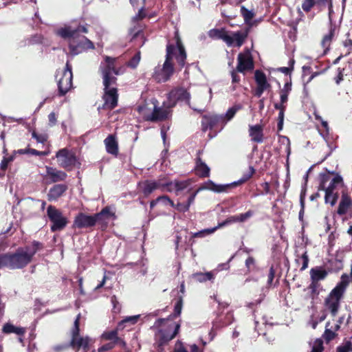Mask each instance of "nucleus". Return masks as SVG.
Returning <instances> with one entry per match:
<instances>
[{"instance_id": "774afa93", "label": "nucleus", "mask_w": 352, "mask_h": 352, "mask_svg": "<svg viewBox=\"0 0 352 352\" xmlns=\"http://www.w3.org/2000/svg\"><path fill=\"white\" fill-rule=\"evenodd\" d=\"M232 82H239L240 81L239 76L236 74L234 71H232L231 73Z\"/></svg>"}, {"instance_id": "f3484780", "label": "nucleus", "mask_w": 352, "mask_h": 352, "mask_svg": "<svg viewBox=\"0 0 352 352\" xmlns=\"http://www.w3.org/2000/svg\"><path fill=\"white\" fill-rule=\"evenodd\" d=\"M170 328H174V331L172 333H170V332L168 331L159 330L158 332L155 334V340L159 346H162L173 339L177 334L180 328V325L179 324H176L174 326H172Z\"/></svg>"}, {"instance_id": "423d86ee", "label": "nucleus", "mask_w": 352, "mask_h": 352, "mask_svg": "<svg viewBox=\"0 0 352 352\" xmlns=\"http://www.w3.org/2000/svg\"><path fill=\"white\" fill-rule=\"evenodd\" d=\"M47 214L52 222L51 230L52 232L62 230L68 223L67 217L63 216L62 212L53 206H48Z\"/></svg>"}, {"instance_id": "2f4dec72", "label": "nucleus", "mask_w": 352, "mask_h": 352, "mask_svg": "<svg viewBox=\"0 0 352 352\" xmlns=\"http://www.w3.org/2000/svg\"><path fill=\"white\" fill-rule=\"evenodd\" d=\"M324 200L325 203L330 204L331 206H334L338 199V193L331 192L330 190H326Z\"/></svg>"}, {"instance_id": "39448f33", "label": "nucleus", "mask_w": 352, "mask_h": 352, "mask_svg": "<svg viewBox=\"0 0 352 352\" xmlns=\"http://www.w3.org/2000/svg\"><path fill=\"white\" fill-rule=\"evenodd\" d=\"M345 277L344 275L342 276V280L338 283L325 299V305L333 316H336L338 311L340 300L348 284L344 280Z\"/></svg>"}, {"instance_id": "473e14b6", "label": "nucleus", "mask_w": 352, "mask_h": 352, "mask_svg": "<svg viewBox=\"0 0 352 352\" xmlns=\"http://www.w3.org/2000/svg\"><path fill=\"white\" fill-rule=\"evenodd\" d=\"M326 318V315L323 314L321 316L312 314L309 321V324L314 329L318 323L322 322Z\"/></svg>"}, {"instance_id": "bf43d9fd", "label": "nucleus", "mask_w": 352, "mask_h": 352, "mask_svg": "<svg viewBox=\"0 0 352 352\" xmlns=\"http://www.w3.org/2000/svg\"><path fill=\"white\" fill-rule=\"evenodd\" d=\"M331 34H329L328 35H326L324 36L322 41V45L325 47L329 45V43L331 40Z\"/></svg>"}, {"instance_id": "20e7f679", "label": "nucleus", "mask_w": 352, "mask_h": 352, "mask_svg": "<svg viewBox=\"0 0 352 352\" xmlns=\"http://www.w3.org/2000/svg\"><path fill=\"white\" fill-rule=\"evenodd\" d=\"M42 248L41 243L34 241L31 245L20 248L14 253L9 254L11 270L22 269L27 266L32 261L34 255Z\"/></svg>"}, {"instance_id": "ddd939ff", "label": "nucleus", "mask_w": 352, "mask_h": 352, "mask_svg": "<svg viewBox=\"0 0 352 352\" xmlns=\"http://www.w3.org/2000/svg\"><path fill=\"white\" fill-rule=\"evenodd\" d=\"M80 314H78L74 321V328L72 331V339L70 345L74 348L83 347L85 349L88 346V338H82L79 336V320Z\"/></svg>"}, {"instance_id": "3c124183", "label": "nucleus", "mask_w": 352, "mask_h": 352, "mask_svg": "<svg viewBox=\"0 0 352 352\" xmlns=\"http://www.w3.org/2000/svg\"><path fill=\"white\" fill-rule=\"evenodd\" d=\"M140 60V52L137 53L133 58L129 62V65L131 67L135 68L139 63Z\"/></svg>"}, {"instance_id": "393cba45", "label": "nucleus", "mask_w": 352, "mask_h": 352, "mask_svg": "<svg viewBox=\"0 0 352 352\" xmlns=\"http://www.w3.org/2000/svg\"><path fill=\"white\" fill-rule=\"evenodd\" d=\"M255 80L257 87L264 91L268 90L271 88V85L267 82L265 74L259 70H256L255 72Z\"/></svg>"}, {"instance_id": "5fc2aeb1", "label": "nucleus", "mask_w": 352, "mask_h": 352, "mask_svg": "<svg viewBox=\"0 0 352 352\" xmlns=\"http://www.w3.org/2000/svg\"><path fill=\"white\" fill-rule=\"evenodd\" d=\"M13 159H14L13 156L3 157V159L1 163V168L2 170H6L8 167V163L12 162L13 160Z\"/></svg>"}, {"instance_id": "bb28decb", "label": "nucleus", "mask_w": 352, "mask_h": 352, "mask_svg": "<svg viewBox=\"0 0 352 352\" xmlns=\"http://www.w3.org/2000/svg\"><path fill=\"white\" fill-rule=\"evenodd\" d=\"M249 132L252 141L258 143L263 142V129L261 125L250 126Z\"/></svg>"}, {"instance_id": "f704fd0d", "label": "nucleus", "mask_w": 352, "mask_h": 352, "mask_svg": "<svg viewBox=\"0 0 352 352\" xmlns=\"http://www.w3.org/2000/svg\"><path fill=\"white\" fill-rule=\"evenodd\" d=\"M335 336H336V332L333 330V327L331 326V322H328L326 324L325 331L323 334V338L327 341H330V340H333L335 338Z\"/></svg>"}, {"instance_id": "13d9d810", "label": "nucleus", "mask_w": 352, "mask_h": 352, "mask_svg": "<svg viewBox=\"0 0 352 352\" xmlns=\"http://www.w3.org/2000/svg\"><path fill=\"white\" fill-rule=\"evenodd\" d=\"M292 90V83L291 82H287L285 84L283 88L280 90V93L288 94Z\"/></svg>"}, {"instance_id": "09e8293b", "label": "nucleus", "mask_w": 352, "mask_h": 352, "mask_svg": "<svg viewBox=\"0 0 352 352\" xmlns=\"http://www.w3.org/2000/svg\"><path fill=\"white\" fill-rule=\"evenodd\" d=\"M301 259L302 260V265L300 268V271H303L307 268L309 261L307 250H305L302 252V256H301Z\"/></svg>"}, {"instance_id": "58836bf2", "label": "nucleus", "mask_w": 352, "mask_h": 352, "mask_svg": "<svg viewBox=\"0 0 352 352\" xmlns=\"http://www.w3.org/2000/svg\"><path fill=\"white\" fill-rule=\"evenodd\" d=\"M141 315H135L131 316H127L124 319H123L118 324L119 328H122V326L125 323H130L131 324H134L137 323Z\"/></svg>"}, {"instance_id": "72a5a7b5", "label": "nucleus", "mask_w": 352, "mask_h": 352, "mask_svg": "<svg viewBox=\"0 0 352 352\" xmlns=\"http://www.w3.org/2000/svg\"><path fill=\"white\" fill-rule=\"evenodd\" d=\"M192 277L199 282H205L206 280H210L213 278V275L211 272L206 273H195L192 274Z\"/></svg>"}, {"instance_id": "c756f323", "label": "nucleus", "mask_w": 352, "mask_h": 352, "mask_svg": "<svg viewBox=\"0 0 352 352\" xmlns=\"http://www.w3.org/2000/svg\"><path fill=\"white\" fill-rule=\"evenodd\" d=\"M3 332L5 333H14L20 336L24 334V333L25 332V329L22 327H14V325L10 323H6L4 324L3 327Z\"/></svg>"}, {"instance_id": "c03bdc74", "label": "nucleus", "mask_w": 352, "mask_h": 352, "mask_svg": "<svg viewBox=\"0 0 352 352\" xmlns=\"http://www.w3.org/2000/svg\"><path fill=\"white\" fill-rule=\"evenodd\" d=\"M239 108L237 107H233L229 109L224 116L222 115L224 117L226 123L227 122V121L230 120L234 116L235 113L239 110Z\"/></svg>"}, {"instance_id": "6e6d98bb", "label": "nucleus", "mask_w": 352, "mask_h": 352, "mask_svg": "<svg viewBox=\"0 0 352 352\" xmlns=\"http://www.w3.org/2000/svg\"><path fill=\"white\" fill-rule=\"evenodd\" d=\"M305 194L304 192H301L300 197V206L301 209L299 212V219H300L302 217L303 212H304V208H305Z\"/></svg>"}, {"instance_id": "49530a36", "label": "nucleus", "mask_w": 352, "mask_h": 352, "mask_svg": "<svg viewBox=\"0 0 352 352\" xmlns=\"http://www.w3.org/2000/svg\"><path fill=\"white\" fill-rule=\"evenodd\" d=\"M323 351V342L321 339H316L312 346L311 352H322Z\"/></svg>"}, {"instance_id": "b1692460", "label": "nucleus", "mask_w": 352, "mask_h": 352, "mask_svg": "<svg viewBox=\"0 0 352 352\" xmlns=\"http://www.w3.org/2000/svg\"><path fill=\"white\" fill-rule=\"evenodd\" d=\"M208 35L212 38L221 39L226 43H230V40L228 37V32L225 29H212L209 31Z\"/></svg>"}, {"instance_id": "e2e57ef3", "label": "nucleus", "mask_w": 352, "mask_h": 352, "mask_svg": "<svg viewBox=\"0 0 352 352\" xmlns=\"http://www.w3.org/2000/svg\"><path fill=\"white\" fill-rule=\"evenodd\" d=\"M49 122L51 126H53L56 124V116L54 113H51L48 116Z\"/></svg>"}, {"instance_id": "680f3d73", "label": "nucleus", "mask_w": 352, "mask_h": 352, "mask_svg": "<svg viewBox=\"0 0 352 352\" xmlns=\"http://www.w3.org/2000/svg\"><path fill=\"white\" fill-rule=\"evenodd\" d=\"M274 275H275L274 270L273 267H271L270 269L269 274H268V279H267L268 285L272 284L273 279L274 278Z\"/></svg>"}, {"instance_id": "a19ab883", "label": "nucleus", "mask_w": 352, "mask_h": 352, "mask_svg": "<svg viewBox=\"0 0 352 352\" xmlns=\"http://www.w3.org/2000/svg\"><path fill=\"white\" fill-rule=\"evenodd\" d=\"M190 184V180H184L179 181L175 180V184H174L176 186V193L177 194L179 192L184 190Z\"/></svg>"}, {"instance_id": "4d7b16f0", "label": "nucleus", "mask_w": 352, "mask_h": 352, "mask_svg": "<svg viewBox=\"0 0 352 352\" xmlns=\"http://www.w3.org/2000/svg\"><path fill=\"white\" fill-rule=\"evenodd\" d=\"M32 138H35L38 142L43 143L46 141V137L44 135H38L35 131L32 133Z\"/></svg>"}, {"instance_id": "4be33fe9", "label": "nucleus", "mask_w": 352, "mask_h": 352, "mask_svg": "<svg viewBox=\"0 0 352 352\" xmlns=\"http://www.w3.org/2000/svg\"><path fill=\"white\" fill-rule=\"evenodd\" d=\"M236 223L235 217L234 216H231V217L227 218L224 221L219 223L217 226H216L214 228H210V229H205V230H203L199 231L198 232H196L194 234V236L195 237H204L206 234H210L214 232V231H216L218 228L224 227V226H226L227 225H229V224H231V223Z\"/></svg>"}, {"instance_id": "4468645a", "label": "nucleus", "mask_w": 352, "mask_h": 352, "mask_svg": "<svg viewBox=\"0 0 352 352\" xmlns=\"http://www.w3.org/2000/svg\"><path fill=\"white\" fill-rule=\"evenodd\" d=\"M250 28H245L236 32H228L230 43H226L228 46L241 47L248 37Z\"/></svg>"}, {"instance_id": "37998d69", "label": "nucleus", "mask_w": 352, "mask_h": 352, "mask_svg": "<svg viewBox=\"0 0 352 352\" xmlns=\"http://www.w3.org/2000/svg\"><path fill=\"white\" fill-rule=\"evenodd\" d=\"M160 200L168 201H169L170 205L171 206H175L174 202L168 196L163 195V196L158 197L156 199L152 200L150 202L151 208V209L153 208L157 205V203L160 202Z\"/></svg>"}, {"instance_id": "603ef678", "label": "nucleus", "mask_w": 352, "mask_h": 352, "mask_svg": "<svg viewBox=\"0 0 352 352\" xmlns=\"http://www.w3.org/2000/svg\"><path fill=\"white\" fill-rule=\"evenodd\" d=\"M174 208H175L179 212H186L189 210V206L188 205L186 204H183V203H177V204H175V206H173Z\"/></svg>"}, {"instance_id": "a878e982", "label": "nucleus", "mask_w": 352, "mask_h": 352, "mask_svg": "<svg viewBox=\"0 0 352 352\" xmlns=\"http://www.w3.org/2000/svg\"><path fill=\"white\" fill-rule=\"evenodd\" d=\"M104 144L107 151L112 155H116L118 153V146L116 138L110 135L104 140Z\"/></svg>"}, {"instance_id": "0eeeda50", "label": "nucleus", "mask_w": 352, "mask_h": 352, "mask_svg": "<svg viewBox=\"0 0 352 352\" xmlns=\"http://www.w3.org/2000/svg\"><path fill=\"white\" fill-rule=\"evenodd\" d=\"M254 173V168L252 166H250L249 170L247 173H244L243 177L239 181L227 184H216L213 182L209 181L206 184V188L214 191L215 192H226L231 187L236 186L237 185H239L248 181L253 175Z\"/></svg>"}, {"instance_id": "f257e3e1", "label": "nucleus", "mask_w": 352, "mask_h": 352, "mask_svg": "<svg viewBox=\"0 0 352 352\" xmlns=\"http://www.w3.org/2000/svg\"><path fill=\"white\" fill-rule=\"evenodd\" d=\"M175 44L167 45L166 60L162 66L158 65L155 68L153 76L159 82L168 81L173 74V58H175L180 67L185 65L186 54L177 32L175 33Z\"/></svg>"}, {"instance_id": "7c9ffc66", "label": "nucleus", "mask_w": 352, "mask_h": 352, "mask_svg": "<svg viewBox=\"0 0 352 352\" xmlns=\"http://www.w3.org/2000/svg\"><path fill=\"white\" fill-rule=\"evenodd\" d=\"M241 13L244 19L245 23L250 24L251 20L254 16V12L253 10H248L245 6H241Z\"/></svg>"}, {"instance_id": "6ab92c4d", "label": "nucleus", "mask_w": 352, "mask_h": 352, "mask_svg": "<svg viewBox=\"0 0 352 352\" xmlns=\"http://www.w3.org/2000/svg\"><path fill=\"white\" fill-rule=\"evenodd\" d=\"M328 274L327 271L322 267H313L310 270L311 286L316 287L317 283L324 280Z\"/></svg>"}, {"instance_id": "2eb2a0df", "label": "nucleus", "mask_w": 352, "mask_h": 352, "mask_svg": "<svg viewBox=\"0 0 352 352\" xmlns=\"http://www.w3.org/2000/svg\"><path fill=\"white\" fill-rule=\"evenodd\" d=\"M98 219L94 215H87L84 213H79L74 219V225L78 228H85L94 226Z\"/></svg>"}, {"instance_id": "052dcab7", "label": "nucleus", "mask_w": 352, "mask_h": 352, "mask_svg": "<svg viewBox=\"0 0 352 352\" xmlns=\"http://www.w3.org/2000/svg\"><path fill=\"white\" fill-rule=\"evenodd\" d=\"M245 265L248 270H251L254 267V259L253 257L250 256L245 261Z\"/></svg>"}, {"instance_id": "412c9836", "label": "nucleus", "mask_w": 352, "mask_h": 352, "mask_svg": "<svg viewBox=\"0 0 352 352\" xmlns=\"http://www.w3.org/2000/svg\"><path fill=\"white\" fill-rule=\"evenodd\" d=\"M329 180V177L327 175H324L322 177L321 182L319 186L320 190H330L331 192H334L336 186L337 184H341L342 182V179L340 176L337 175L335 177H333L329 185V186L326 187V182Z\"/></svg>"}, {"instance_id": "a18cd8bd", "label": "nucleus", "mask_w": 352, "mask_h": 352, "mask_svg": "<svg viewBox=\"0 0 352 352\" xmlns=\"http://www.w3.org/2000/svg\"><path fill=\"white\" fill-rule=\"evenodd\" d=\"M164 185L161 186V190L162 191L167 190L168 192H176V186H175V180L169 182H164Z\"/></svg>"}, {"instance_id": "79ce46f5", "label": "nucleus", "mask_w": 352, "mask_h": 352, "mask_svg": "<svg viewBox=\"0 0 352 352\" xmlns=\"http://www.w3.org/2000/svg\"><path fill=\"white\" fill-rule=\"evenodd\" d=\"M254 212L252 210H248V212L240 214L239 215H234L236 223V222H245L248 221L250 218H251L253 215Z\"/></svg>"}, {"instance_id": "f03ea898", "label": "nucleus", "mask_w": 352, "mask_h": 352, "mask_svg": "<svg viewBox=\"0 0 352 352\" xmlns=\"http://www.w3.org/2000/svg\"><path fill=\"white\" fill-rule=\"evenodd\" d=\"M100 68L102 74L104 94L103 99L104 106L107 109H113L118 104V95L117 94L116 78L113 76L120 74V68L118 59L105 56L104 62L101 63Z\"/></svg>"}, {"instance_id": "c9c22d12", "label": "nucleus", "mask_w": 352, "mask_h": 352, "mask_svg": "<svg viewBox=\"0 0 352 352\" xmlns=\"http://www.w3.org/2000/svg\"><path fill=\"white\" fill-rule=\"evenodd\" d=\"M130 2L131 5L133 7L138 8L140 7V9L139 10L138 18V19H142L144 17L145 14L143 10L144 5L145 3V0H130Z\"/></svg>"}, {"instance_id": "ea45409f", "label": "nucleus", "mask_w": 352, "mask_h": 352, "mask_svg": "<svg viewBox=\"0 0 352 352\" xmlns=\"http://www.w3.org/2000/svg\"><path fill=\"white\" fill-rule=\"evenodd\" d=\"M8 267L11 269V263L9 254H3L0 255V269Z\"/></svg>"}, {"instance_id": "e433bc0d", "label": "nucleus", "mask_w": 352, "mask_h": 352, "mask_svg": "<svg viewBox=\"0 0 352 352\" xmlns=\"http://www.w3.org/2000/svg\"><path fill=\"white\" fill-rule=\"evenodd\" d=\"M113 213L111 212L109 207L103 208L100 212L96 214V217L98 221H104L109 217L113 216Z\"/></svg>"}, {"instance_id": "de8ad7c7", "label": "nucleus", "mask_w": 352, "mask_h": 352, "mask_svg": "<svg viewBox=\"0 0 352 352\" xmlns=\"http://www.w3.org/2000/svg\"><path fill=\"white\" fill-rule=\"evenodd\" d=\"M316 3V0H305L302 4V8L304 11L309 12Z\"/></svg>"}, {"instance_id": "7ed1b4c3", "label": "nucleus", "mask_w": 352, "mask_h": 352, "mask_svg": "<svg viewBox=\"0 0 352 352\" xmlns=\"http://www.w3.org/2000/svg\"><path fill=\"white\" fill-rule=\"evenodd\" d=\"M81 32L87 33V28L82 25H66L56 31L58 35L68 39L70 53L72 55L78 54L84 50L94 48V43L85 36L80 35Z\"/></svg>"}, {"instance_id": "8fccbe9b", "label": "nucleus", "mask_w": 352, "mask_h": 352, "mask_svg": "<svg viewBox=\"0 0 352 352\" xmlns=\"http://www.w3.org/2000/svg\"><path fill=\"white\" fill-rule=\"evenodd\" d=\"M351 341H346L343 345L337 348V352H349L351 351Z\"/></svg>"}, {"instance_id": "1a4fd4ad", "label": "nucleus", "mask_w": 352, "mask_h": 352, "mask_svg": "<svg viewBox=\"0 0 352 352\" xmlns=\"http://www.w3.org/2000/svg\"><path fill=\"white\" fill-rule=\"evenodd\" d=\"M56 157L58 165L65 169H70L78 164V160L74 153L67 148L59 150Z\"/></svg>"}, {"instance_id": "5701e85b", "label": "nucleus", "mask_w": 352, "mask_h": 352, "mask_svg": "<svg viewBox=\"0 0 352 352\" xmlns=\"http://www.w3.org/2000/svg\"><path fill=\"white\" fill-rule=\"evenodd\" d=\"M67 190V186L65 184H56L53 186L47 193V199L49 201H56L60 198Z\"/></svg>"}, {"instance_id": "338daca9", "label": "nucleus", "mask_w": 352, "mask_h": 352, "mask_svg": "<svg viewBox=\"0 0 352 352\" xmlns=\"http://www.w3.org/2000/svg\"><path fill=\"white\" fill-rule=\"evenodd\" d=\"M67 347H68V345L66 344H60V345L55 346L54 347V349L55 351L59 352L60 351L66 349Z\"/></svg>"}, {"instance_id": "9d476101", "label": "nucleus", "mask_w": 352, "mask_h": 352, "mask_svg": "<svg viewBox=\"0 0 352 352\" xmlns=\"http://www.w3.org/2000/svg\"><path fill=\"white\" fill-rule=\"evenodd\" d=\"M72 66L67 61L65 69L62 72V76L58 80V91L60 95H65L72 86Z\"/></svg>"}, {"instance_id": "aec40b11", "label": "nucleus", "mask_w": 352, "mask_h": 352, "mask_svg": "<svg viewBox=\"0 0 352 352\" xmlns=\"http://www.w3.org/2000/svg\"><path fill=\"white\" fill-rule=\"evenodd\" d=\"M66 177L67 174L65 172L55 168L46 166V178L50 179V182L55 183L63 181Z\"/></svg>"}, {"instance_id": "864d4df0", "label": "nucleus", "mask_w": 352, "mask_h": 352, "mask_svg": "<svg viewBox=\"0 0 352 352\" xmlns=\"http://www.w3.org/2000/svg\"><path fill=\"white\" fill-rule=\"evenodd\" d=\"M116 343L115 342H110L107 344L102 345L99 349V352H104L113 349Z\"/></svg>"}, {"instance_id": "dca6fc26", "label": "nucleus", "mask_w": 352, "mask_h": 352, "mask_svg": "<svg viewBox=\"0 0 352 352\" xmlns=\"http://www.w3.org/2000/svg\"><path fill=\"white\" fill-rule=\"evenodd\" d=\"M238 65L236 70L239 72H245L247 70H251L254 67V63L250 53L247 51L245 53H240L238 55Z\"/></svg>"}, {"instance_id": "cd10ccee", "label": "nucleus", "mask_w": 352, "mask_h": 352, "mask_svg": "<svg viewBox=\"0 0 352 352\" xmlns=\"http://www.w3.org/2000/svg\"><path fill=\"white\" fill-rule=\"evenodd\" d=\"M352 205V200L346 194H342L341 201L338 208V213L344 214Z\"/></svg>"}, {"instance_id": "4c0bfd02", "label": "nucleus", "mask_w": 352, "mask_h": 352, "mask_svg": "<svg viewBox=\"0 0 352 352\" xmlns=\"http://www.w3.org/2000/svg\"><path fill=\"white\" fill-rule=\"evenodd\" d=\"M103 337L107 340H113L115 343H119L120 344H124V342L117 337V331H112L103 334Z\"/></svg>"}, {"instance_id": "69168bd1", "label": "nucleus", "mask_w": 352, "mask_h": 352, "mask_svg": "<svg viewBox=\"0 0 352 352\" xmlns=\"http://www.w3.org/2000/svg\"><path fill=\"white\" fill-rule=\"evenodd\" d=\"M316 120L321 121L322 126L324 128L327 133H329V126H328L327 122L322 120V118L318 116H316Z\"/></svg>"}, {"instance_id": "0e129e2a", "label": "nucleus", "mask_w": 352, "mask_h": 352, "mask_svg": "<svg viewBox=\"0 0 352 352\" xmlns=\"http://www.w3.org/2000/svg\"><path fill=\"white\" fill-rule=\"evenodd\" d=\"M200 189H198L196 192H193L188 199L187 204L190 207L191 204L194 203L195 197Z\"/></svg>"}, {"instance_id": "c85d7f7f", "label": "nucleus", "mask_w": 352, "mask_h": 352, "mask_svg": "<svg viewBox=\"0 0 352 352\" xmlns=\"http://www.w3.org/2000/svg\"><path fill=\"white\" fill-rule=\"evenodd\" d=\"M195 172L199 177H208L210 168L201 159H198L196 163Z\"/></svg>"}, {"instance_id": "6e6552de", "label": "nucleus", "mask_w": 352, "mask_h": 352, "mask_svg": "<svg viewBox=\"0 0 352 352\" xmlns=\"http://www.w3.org/2000/svg\"><path fill=\"white\" fill-rule=\"evenodd\" d=\"M138 111L146 120L151 121L164 120L168 117L169 114V111L167 109L157 108L155 104L153 110L151 113V109H149V111L148 110L147 104L138 106Z\"/></svg>"}, {"instance_id": "a211bd4d", "label": "nucleus", "mask_w": 352, "mask_h": 352, "mask_svg": "<svg viewBox=\"0 0 352 352\" xmlns=\"http://www.w3.org/2000/svg\"><path fill=\"white\" fill-rule=\"evenodd\" d=\"M164 185V184L162 179H159L156 181L146 180L139 183V186L146 197L151 195L155 190L161 189V186Z\"/></svg>"}, {"instance_id": "9b49d317", "label": "nucleus", "mask_w": 352, "mask_h": 352, "mask_svg": "<svg viewBox=\"0 0 352 352\" xmlns=\"http://www.w3.org/2000/svg\"><path fill=\"white\" fill-rule=\"evenodd\" d=\"M190 93L184 88L174 89L168 94V107L175 106L177 101H184L186 102L192 109L198 111L190 105Z\"/></svg>"}, {"instance_id": "f8f14e48", "label": "nucleus", "mask_w": 352, "mask_h": 352, "mask_svg": "<svg viewBox=\"0 0 352 352\" xmlns=\"http://www.w3.org/2000/svg\"><path fill=\"white\" fill-rule=\"evenodd\" d=\"M221 124V130L226 124L224 117L222 115H205L202 117L201 126L204 131L208 129H212Z\"/></svg>"}]
</instances>
